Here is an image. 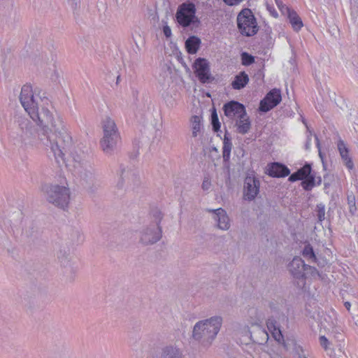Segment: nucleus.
<instances>
[{"label": "nucleus", "instance_id": "nucleus-13", "mask_svg": "<svg viewBox=\"0 0 358 358\" xmlns=\"http://www.w3.org/2000/svg\"><path fill=\"white\" fill-rule=\"evenodd\" d=\"M252 331H249L251 339L258 344H263L268 338V333L263 328L259 320H256L250 323Z\"/></svg>", "mask_w": 358, "mask_h": 358}, {"label": "nucleus", "instance_id": "nucleus-9", "mask_svg": "<svg viewBox=\"0 0 358 358\" xmlns=\"http://www.w3.org/2000/svg\"><path fill=\"white\" fill-rule=\"evenodd\" d=\"M206 212L211 215V218L215 222L217 229L221 231H229L231 228V219L227 211L222 208L216 209L208 208Z\"/></svg>", "mask_w": 358, "mask_h": 358}, {"label": "nucleus", "instance_id": "nucleus-33", "mask_svg": "<svg viewBox=\"0 0 358 358\" xmlns=\"http://www.w3.org/2000/svg\"><path fill=\"white\" fill-rule=\"evenodd\" d=\"M303 255L309 260L314 262H316L317 260L313 249L310 245L305 246L303 250Z\"/></svg>", "mask_w": 358, "mask_h": 358}, {"label": "nucleus", "instance_id": "nucleus-51", "mask_svg": "<svg viewBox=\"0 0 358 358\" xmlns=\"http://www.w3.org/2000/svg\"><path fill=\"white\" fill-rule=\"evenodd\" d=\"M338 358H340V357H338Z\"/></svg>", "mask_w": 358, "mask_h": 358}, {"label": "nucleus", "instance_id": "nucleus-12", "mask_svg": "<svg viewBox=\"0 0 358 358\" xmlns=\"http://www.w3.org/2000/svg\"><path fill=\"white\" fill-rule=\"evenodd\" d=\"M259 192V181L253 177H246L244 181L243 196L245 200L252 201Z\"/></svg>", "mask_w": 358, "mask_h": 358}, {"label": "nucleus", "instance_id": "nucleus-40", "mask_svg": "<svg viewBox=\"0 0 358 358\" xmlns=\"http://www.w3.org/2000/svg\"><path fill=\"white\" fill-rule=\"evenodd\" d=\"M201 43V40L199 38L195 36H192L189 37L185 42V45H199Z\"/></svg>", "mask_w": 358, "mask_h": 358}, {"label": "nucleus", "instance_id": "nucleus-45", "mask_svg": "<svg viewBox=\"0 0 358 358\" xmlns=\"http://www.w3.org/2000/svg\"><path fill=\"white\" fill-rule=\"evenodd\" d=\"M243 0H224V1L229 6L236 5L241 2Z\"/></svg>", "mask_w": 358, "mask_h": 358}, {"label": "nucleus", "instance_id": "nucleus-49", "mask_svg": "<svg viewBox=\"0 0 358 358\" xmlns=\"http://www.w3.org/2000/svg\"><path fill=\"white\" fill-rule=\"evenodd\" d=\"M147 358H158V357H157V356H155L154 355H151L148 356Z\"/></svg>", "mask_w": 358, "mask_h": 358}, {"label": "nucleus", "instance_id": "nucleus-18", "mask_svg": "<svg viewBox=\"0 0 358 358\" xmlns=\"http://www.w3.org/2000/svg\"><path fill=\"white\" fill-rule=\"evenodd\" d=\"M224 111L226 116L235 119L246 112L243 105L236 101L226 103L224 106Z\"/></svg>", "mask_w": 358, "mask_h": 358}, {"label": "nucleus", "instance_id": "nucleus-39", "mask_svg": "<svg viewBox=\"0 0 358 358\" xmlns=\"http://www.w3.org/2000/svg\"><path fill=\"white\" fill-rule=\"evenodd\" d=\"M212 187L211 180L208 176H206L203 178L201 188L203 191H209Z\"/></svg>", "mask_w": 358, "mask_h": 358}, {"label": "nucleus", "instance_id": "nucleus-8", "mask_svg": "<svg viewBox=\"0 0 358 358\" xmlns=\"http://www.w3.org/2000/svg\"><path fill=\"white\" fill-rule=\"evenodd\" d=\"M142 122L150 127L159 130L162 125V118L159 109L153 103L144 104L139 110Z\"/></svg>", "mask_w": 358, "mask_h": 358}, {"label": "nucleus", "instance_id": "nucleus-29", "mask_svg": "<svg viewBox=\"0 0 358 358\" xmlns=\"http://www.w3.org/2000/svg\"><path fill=\"white\" fill-rule=\"evenodd\" d=\"M231 148L232 143L231 139L227 136V134H225L222 148V157L224 162H227L229 159Z\"/></svg>", "mask_w": 358, "mask_h": 358}, {"label": "nucleus", "instance_id": "nucleus-1", "mask_svg": "<svg viewBox=\"0 0 358 358\" xmlns=\"http://www.w3.org/2000/svg\"><path fill=\"white\" fill-rule=\"evenodd\" d=\"M20 101L30 117L43 127L45 138L41 141L56 161L65 163L87 192H96L101 184L89 155L80 148L73 147L71 136L62 117L48 99L34 94L32 87L24 85L21 89Z\"/></svg>", "mask_w": 358, "mask_h": 358}, {"label": "nucleus", "instance_id": "nucleus-32", "mask_svg": "<svg viewBox=\"0 0 358 358\" xmlns=\"http://www.w3.org/2000/svg\"><path fill=\"white\" fill-rule=\"evenodd\" d=\"M165 52L166 54H169L171 57H174L179 62L183 63L182 52L178 50L177 46H166Z\"/></svg>", "mask_w": 358, "mask_h": 358}, {"label": "nucleus", "instance_id": "nucleus-47", "mask_svg": "<svg viewBox=\"0 0 358 358\" xmlns=\"http://www.w3.org/2000/svg\"><path fill=\"white\" fill-rule=\"evenodd\" d=\"M344 306H345V307L346 308V309H347L348 310H350L351 304H350V302H348V301L345 302Z\"/></svg>", "mask_w": 358, "mask_h": 358}, {"label": "nucleus", "instance_id": "nucleus-30", "mask_svg": "<svg viewBox=\"0 0 358 358\" xmlns=\"http://www.w3.org/2000/svg\"><path fill=\"white\" fill-rule=\"evenodd\" d=\"M321 178L319 177L316 180L315 177L313 174H310L306 180L301 182V185L306 190L311 189L316 184L320 185L321 183Z\"/></svg>", "mask_w": 358, "mask_h": 358}, {"label": "nucleus", "instance_id": "nucleus-27", "mask_svg": "<svg viewBox=\"0 0 358 358\" xmlns=\"http://www.w3.org/2000/svg\"><path fill=\"white\" fill-rule=\"evenodd\" d=\"M337 146H338V149L340 152V155H341L342 159L345 161L346 166L349 169H352L353 167V163L348 155V150L344 141H342L341 139H340L338 141Z\"/></svg>", "mask_w": 358, "mask_h": 358}, {"label": "nucleus", "instance_id": "nucleus-28", "mask_svg": "<svg viewBox=\"0 0 358 358\" xmlns=\"http://www.w3.org/2000/svg\"><path fill=\"white\" fill-rule=\"evenodd\" d=\"M45 73L53 83H59L62 80V73L55 64L46 69Z\"/></svg>", "mask_w": 358, "mask_h": 358}, {"label": "nucleus", "instance_id": "nucleus-21", "mask_svg": "<svg viewBox=\"0 0 358 358\" xmlns=\"http://www.w3.org/2000/svg\"><path fill=\"white\" fill-rule=\"evenodd\" d=\"M171 67L167 64H163L156 77L160 85H165L169 83L171 79Z\"/></svg>", "mask_w": 358, "mask_h": 358}, {"label": "nucleus", "instance_id": "nucleus-19", "mask_svg": "<svg viewBox=\"0 0 358 358\" xmlns=\"http://www.w3.org/2000/svg\"><path fill=\"white\" fill-rule=\"evenodd\" d=\"M16 122L17 128L15 131V134L22 139L27 137L31 129V122L27 117H18Z\"/></svg>", "mask_w": 358, "mask_h": 358}, {"label": "nucleus", "instance_id": "nucleus-25", "mask_svg": "<svg viewBox=\"0 0 358 358\" xmlns=\"http://www.w3.org/2000/svg\"><path fill=\"white\" fill-rule=\"evenodd\" d=\"M267 327L268 329L271 331L272 336L275 338V340L278 341L279 343H282L283 346L287 348V345L284 342L283 336L282 334L280 329L275 325L272 320H268Z\"/></svg>", "mask_w": 358, "mask_h": 358}, {"label": "nucleus", "instance_id": "nucleus-38", "mask_svg": "<svg viewBox=\"0 0 358 358\" xmlns=\"http://www.w3.org/2000/svg\"><path fill=\"white\" fill-rule=\"evenodd\" d=\"M317 218L320 222H322L324 220L325 217V209L324 206L322 204H319L317 206Z\"/></svg>", "mask_w": 358, "mask_h": 358}, {"label": "nucleus", "instance_id": "nucleus-7", "mask_svg": "<svg viewBox=\"0 0 358 358\" xmlns=\"http://www.w3.org/2000/svg\"><path fill=\"white\" fill-rule=\"evenodd\" d=\"M237 25L240 33L246 36H252L257 34L259 27L257 20L248 8L243 9L237 16Z\"/></svg>", "mask_w": 358, "mask_h": 358}, {"label": "nucleus", "instance_id": "nucleus-11", "mask_svg": "<svg viewBox=\"0 0 358 358\" xmlns=\"http://www.w3.org/2000/svg\"><path fill=\"white\" fill-rule=\"evenodd\" d=\"M280 90L273 89L266 97L261 101L259 109L263 112H267L276 106L281 101Z\"/></svg>", "mask_w": 358, "mask_h": 358}, {"label": "nucleus", "instance_id": "nucleus-41", "mask_svg": "<svg viewBox=\"0 0 358 358\" xmlns=\"http://www.w3.org/2000/svg\"><path fill=\"white\" fill-rule=\"evenodd\" d=\"M320 345L324 348V349L326 351H328L329 349L328 348V345L329 344V342L328 339L324 336H321L320 337Z\"/></svg>", "mask_w": 358, "mask_h": 358}, {"label": "nucleus", "instance_id": "nucleus-2", "mask_svg": "<svg viewBox=\"0 0 358 358\" xmlns=\"http://www.w3.org/2000/svg\"><path fill=\"white\" fill-rule=\"evenodd\" d=\"M221 316H213L196 322L192 331V337L203 345H210L220 331L222 324Z\"/></svg>", "mask_w": 358, "mask_h": 358}, {"label": "nucleus", "instance_id": "nucleus-6", "mask_svg": "<svg viewBox=\"0 0 358 358\" xmlns=\"http://www.w3.org/2000/svg\"><path fill=\"white\" fill-rule=\"evenodd\" d=\"M140 184L139 172L136 169L131 166L122 168L120 179L116 185L118 189L124 192L134 190Z\"/></svg>", "mask_w": 358, "mask_h": 358}, {"label": "nucleus", "instance_id": "nucleus-23", "mask_svg": "<svg viewBox=\"0 0 358 358\" xmlns=\"http://www.w3.org/2000/svg\"><path fill=\"white\" fill-rule=\"evenodd\" d=\"M268 173L272 177H285L289 174V170L282 164L273 163L268 168Z\"/></svg>", "mask_w": 358, "mask_h": 358}, {"label": "nucleus", "instance_id": "nucleus-16", "mask_svg": "<svg viewBox=\"0 0 358 358\" xmlns=\"http://www.w3.org/2000/svg\"><path fill=\"white\" fill-rule=\"evenodd\" d=\"M194 68L199 80L201 83H207L210 79V69L207 61L204 59H197L194 64Z\"/></svg>", "mask_w": 358, "mask_h": 358}, {"label": "nucleus", "instance_id": "nucleus-22", "mask_svg": "<svg viewBox=\"0 0 358 358\" xmlns=\"http://www.w3.org/2000/svg\"><path fill=\"white\" fill-rule=\"evenodd\" d=\"M158 358H185L181 350L173 345L165 346L162 349Z\"/></svg>", "mask_w": 358, "mask_h": 358}, {"label": "nucleus", "instance_id": "nucleus-14", "mask_svg": "<svg viewBox=\"0 0 358 358\" xmlns=\"http://www.w3.org/2000/svg\"><path fill=\"white\" fill-rule=\"evenodd\" d=\"M277 6L281 10L283 14H286L287 18L289 20V23L292 25V27L295 31H299L303 27V22L300 17L297 15V13L291 8L286 7L282 4L280 1L278 0H275Z\"/></svg>", "mask_w": 358, "mask_h": 358}, {"label": "nucleus", "instance_id": "nucleus-44", "mask_svg": "<svg viewBox=\"0 0 358 358\" xmlns=\"http://www.w3.org/2000/svg\"><path fill=\"white\" fill-rule=\"evenodd\" d=\"M163 31H164V35L166 37H169L171 35V30L170 27L167 25L164 27Z\"/></svg>", "mask_w": 358, "mask_h": 358}, {"label": "nucleus", "instance_id": "nucleus-34", "mask_svg": "<svg viewBox=\"0 0 358 358\" xmlns=\"http://www.w3.org/2000/svg\"><path fill=\"white\" fill-rule=\"evenodd\" d=\"M306 275H310L313 279H322V276L318 272V271L315 268L309 265H306Z\"/></svg>", "mask_w": 358, "mask_h": 358}, {"label": "nucleus", "instance_id": "nucleus-50", "mask_svg": "<svg viewBox=\"0 0 358 358\" xmlns=\"http://www.w3.org/2000/svg\"><path fill=\"white\" fill-rule=\"evenodd\" d=\"M175 105H176V103H175L174 102H173V103H171V107H173Z\"/></svg>", "mask_w": 358, "mask_h": 358}, {"label": "nucleus", "instance_id": "nucleus-48", "mask_svg": "<svg viewBox=\"0 0 358 358\" xmlns=\"http://www.w3.org/2000/svg\"><path fill=\"white\" fill-rule=\"evenodd\" d=\"M344 347H345V343L343 345V346H341V345H340L339 350L341 352H342L344 355H345V351Z\"/></svg>", "mask_w": 358, "mask_h": 358}, {"label": "nucleus", "instance_id": "nucleus-20", "mask_svg": "<svg viewBox=\"0 0 358 358\" xmlns=\"http://www.w3.org/2000/svg\"><path fill=\"white\" fill-rule=\"evenodd\" d=\"M235 127L236 131L241 134H245L250 131L251 122L246 112L236 118Z\"/></svg>", "mask_w": 358, "mask_h": 358}, {"label": "nucleus", "instance_id": "nucleus-43", "mask_svg": "<svg viewBox=\"0 0 358 358\" xmlns=\"http://www.w3.org/2000/svg\"><path fill=\"white\" fill-rule=\"evenodd\" d=\"M266 7L268 10L270 12V13L275 17H278V13L275 10V9L268 3H267Z\"/></svg>", "mask_w": 358, "mask_h": 358}, {"label": "nucleus", "instance_id": "nucleus-36", "mask_svg": "<svg viewBox=\"0 0 358 358\" xmlns=\"http://www.w3.org/2000/svg\"><path fill=\"white\" fill-rule=\"evenodd\" d=\"M348 203L349 206V210L352 215H354L357 208L355 206V197L354 195H349L348 196Z\"/></svg>", "mask_w": 358, "mask_h": 358}, {"label": "nucleus", "instance_id": "nucleus-17", "mask_svg": "<svg viewBox=\"0 0 358 358\" xmlns=\"http://www.w3.org/2000/svg\"><path fill=\"white\" fill-rule=\"evenodd\" d=\"M306 264L300 257H296L293 258L292 262L288 264V270L292 275L296 279L303 278L304 271H306Z\"/></svg>", "mask_w": 358, "mask_h": 358}, {"label": "nucleus", "instance_id": "nucleus-26", "mask_svg": "<svg viewBox=\"0 0 358 358\" xmlns=\"http://www.w3.org/2000/svg\"><path fill=\"white\" fill-rule=\"evenodd\" d=\"M310 173L311 167L309 164H306L296 172L292 174L289 178V180L291 182H294L296 180H303L306 178Z\"/></svg>", "mask_w": 358, "mask_h": 358}, {"label": "nucleus", "instance_id": "nucleus-4", "mask_svg": "<svg viewBox=\"0 0 358 358\" xmlns=\"http://www.w3.org/2000/svg\"><path fill=\"white\" fill-rule=\"evenodd\" d=\"M102 127L103 136L101 140V146L104 152L110 153L120 139L118 129L114 120L110 117L103 120Z\"/></svg>", "mask_w": 358, "mask_h": 358}, {"label": "nucleus", "instance_id": "nucleus-5", "mask_svg": "<svg viewBox=\"0 0 358 358\" xmlns=\"http://www.w3.org/2000/svg\"><path fill=\"white\" fill-rule=\"evenodd\" d=\"M45 194L49 203L63 210L68 208L71 199L68 187L57 184L50 185L45 189Z\"/></svg>", "mask_w": 358, "mask_h": 358}, {"label": "nucleus", "instance_id": "nucleus-46", "mask_svg": "<svg viewBox=\"0 0 358 358\" xmlns=\"http://www.w3.org/2000/svg\"><path fill=\"white\" fill-rule=\"evenodd\" d=\"M315 138H316V141H317V148L320 149V143H319V141H318V139H317V137H315ZM319 155H320V158H321V159H322V157H322V152H320V150H319Z\"/></svg>", "mask_w": 358, "mask_h": 358}, {"label": "nucleus", "instance_id": "nucleus-42", "mask_svg": "<svg viewBox=\"0 0 358 358\" xmlns=\"http://www.w3.org/2000/svg\"><path fill=\"white\" fill-rule=\"evenodd\" d=\"M187 52L189 55H194L196 53L199 46H184Z\"/></svg>", "mask_w": 358, "mask_h": 358}, {"label": "nucleus", "instance_id": "nucleus-31", "mask_svg": "<svg viewBox=\"0 0 358 358\" xmlns=\"http://www.w3.org/2000/svg\"><path fill=\"white\" fill-rule=\"evenodd\" d=\"M201 117L199 115L192 116L191 118V126L192 131V136L194 137L197 136V135L201 131Z\"/></svg>", "mask_w": 358, "mask_h": 358}, {"label": "nucleus", "instance_id": "nucleus-15", "mask_svg": "<svg viewBox=\"0 0 358 358\" xmlns=\"http://www.w3.org/2000/svg\"><path fill=\"white\" fill-rule=\"evenodd\" d=\"M57 257L62 267L72 266L75 263V257L71 248L66 245H60L57 251Z\"/></svg>", "mask_w": 358, "mask_h": 358}, {"label": "nucleus", "instance_id": "nucleus-37", "mask_svg": "<svg viewBox=\"0 0 358 358\" xmlns=\"http://www.w3.org/2000/svg\"><path fill=\"white\" fill-rule=\"evenodd\" d=\"M211 117H212V125H213V129L215 131H217V130H219V129L220 127V124L219 122L218 117H217V115L215 110H214L212 113Z\"/></svg>", "mask_w": 358, "mask_h": 358}, {"label": "nucleus", "instance_id": "nucleus-24", "mask_svg": "<svg viewBox=\"0 0 358 358\" xmlns=\"http://www.w3.org/2000/svg\"><path fill=\"white\" fill-rule=\"evenodd\" d=\"M249 82V77L245 71H241L234 78L231 83V87L234 90L243 88Z\"/></svg>", "mask_w": 358, "mask_h": 358}, {"label": "nucleus", "instance_id": "nucleus-35", "mask_svg": "<svg viewBox=\"0 0 358 358\" xmlns=\"http://www.w3.org/2000/svg\"><path fill=\"white\" fill-rule=\"evenodd\" d=\"M241 59H242V64L245 66L250 65L255 62L254 57H252V55H250L246 52L242 53Z\"/></svg>", "mask_w": 358, "mask_h": 358}, {"label": "nucleus", "instance_id": "nucleus-10", "mask_svg": "<svg viewBox=\"0 0 358 358\" xmlns=\"http://www.w3.org/2000/svg\"><path fill=\"white\" fill-rule=\"evenodd\" d=\"M195 13L196 8L193 3L182 4L176 13L178 22L183 27H187L191 23L196 22Z\"/></svg>", "mask_w": 358, "mask_h": 358}, {"label": "nucleus", "instance_id": "nucleus-3", "mask_svg": "<svg viewBox=\"0 0 358 358\" xmlns=\"http://www.w3.org/2000/svg\"><path fill=\"white\" fill-rule=\"evenodd\" d=\"M153 217V220L143 224L138 231V241L143 245H153L162 238L160 223L162 214L159 211H156Z\"/></svg>", "mask_w": 358, "mask_h": 358}]
</instances>
